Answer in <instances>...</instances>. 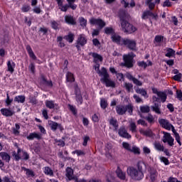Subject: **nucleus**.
<instances>
[{
  "instance_id": "f257e3e1",
  "label": "nucleus",
  "mask_w": 182,
  "mask_h": 182,
  "mask_svg": "<svg viewBox=\"0 0 182 182\" xmlns=\"http://www.w3.org/2000/svg\"><path fill=\"white\" fill-rule=\"evenodd\" d=\"M127 173L132 180H135L136 181H140V180H143L144 178V173H141L137 170V168H134L133 166L128 167Z\"/></svg>"
},
{
  "instance_id": "f03ea898",
  "label": "nucleus",
  "mask_w": 182,
  "mask_h": 182,
  "mask_svg": "<svg viewBox=\"0 0 182 182\" xmlns=\"http://www.w3.org/2000/svg\"><path fill=\"white\" fill-rule=\"evenodd\" d=\"M101 75L103 76L102 80L105 84L107 87H116V83L114 81L110 80V77H109V74H107V70H106V68H102Z\"/></svg>"
},
{
  "instance_id": "7ed1b4c3",
  "label": "nucleus",
  "mask_w": 182,
  "mask_h": 182,
  "mask_svg": "<svg viewBox=\"0 0 182 182\" xmlns=\"http://www.w3.org/2000/svg\"><path fill=\"white\" fill-rule=\"evenodd\" d=\"M136 57V55L134 53H131L128 54H124L123 55V60H124V64L123 66H125V68H133L134 65V61L133 59Z\"/></svg>"
},
{
  "instance_id": "20e7f679",
  "label": "nucleus",
  "mask_w": 182,
  "mask_h": 182,
  "mask_svg": "<svg viewBox=\"0 0 182 182\" xmlns=\"http://www.w3.org/2000/svg\"><path fill=\"white\" fill-rule=\"evenodd\" d=\"M122 31L124 32V33H134L137 31V28H136L133 24H130L128 21H122L121 22Z\"/></svg>"
},
{
  "instance_id": "39448f33",
  "label": "nucleus",
  "mask_w": 182,
  "mask_h": 182,
  "mask_svg": "<svg viewBox=\"0 0 182 182\" xmlns=\"http://www.w3.org/2000/svg\"><path fill=\"white\" fill-rule=\"evenodd\" d=\"M122 46H126L130 50H137L136 41L130 38H124L122 41Z\"/></svg>"
},
{
  "instance_id": "423d86ee",
  "label": "nucleus",
  "mask_w": 182,
  "mask_h": 182,
  "mask_svg": "<svg viewBox=\"0 0 182 182\" xmlns=\"http://www.w3.org/2000/svg\"><path fill=\"white\" fill-rule=\"evenodd\" d=\"M162 141L163 143H167L168 146L173 147L174 146V138L171 136V134L168 132H163Z\"/></svg>"
},
{
  "instance_id": "0eeeda50",
  "label": "nucleus",
  "mask_w": 182,
  "mask_h": 182,
  "mask_svg": "<svg viewBox=\"0 0 182 182\" xmlns=\"http://www.w3.org/2000/svg\"><path fill=\"white\" fill-rule=\"evenodd\" d=\"M86 43H87V38H86L85 34L79 35L77 39L76 48L80 49V46H85Z\"/></svg>"
},
{
  "instance_id": "6e6552de",
  "label": "nucleus",
  "mask_w": 182,
  "mask_h": 182,
  "mask_svg": "<svg viewBox=\"0 0 182 182\" xmlns=\"http://www.w3.org/2000/svg\"><path fill=\"white\" fill-rule=\"evenodd\" d=\"M148 171H149L148 177H149L150 181L152 182L156 181V180H157V176H159V173H157V170H156L154 168H149Z\"/></svg>"
},
{
  "instance_id": "1a4fd4ad",
  "label": "nucleus",
  "mask_w": 182,
  "mask_h": 182,
  "mask_svg": "<svg viewBox=\"0 0 182 182\" xmlns=\"http://www.w3.org/2000/svg\"><path fill=\"white\" fill-rule=\"evenodd\" d=\"M90 23H91V25H97L101 28L106 26V23L100 18H92L90 19Z\"/></svg>"
},
{
  "instance_id": "9d476101",
  "label": "nucleus",
  "mask_w": 182,
  "mask_h": 182,
  "mask_svg": "<svg viewBox=\"0 0 182 182\" xmlns=\"http://www.w3.org/2000/svg\"><path fill=\"white\" fill-rule=\"evenodd\" d=\"M159 123L161 127L166 130H171V127H173V125L167 119H159Z\"/></svg>"
},
{
  "instance_id": "9b49d317",
  "label": "nucleus",
  "mask_w": 182,
  "mask_h": 182,
  "mask_svg": "<svg viewBox=\"0 0 182 182\" xmlns=\"http://www.w3.org/2000/svg\"><path fill=\"white\" fill-rule=\"evenodd\" d=\"M118 134L120 137L124 139H132V135H130L124 127H121L118 130Z\"/></svg>"
},
{
  "instance_id": "f8f14e48",
  "label": "nucleus",
  "mask_w": 182,
  "mask_h": 182,
  "mask_svg": "<svg viewBox=\"0 0 182 182\" xmlns=\"http://www.w3.org/2000/svg\"><path fill=\"white\" fill-rule=\"evenodd\" d=\"M75 93L76 100L78 105H82L83 102V98L82 97V94L80 93V89H79V87H77V85H75Z\"/></svg>"
},
{
  "instance_id": "ddd939ff",
  "label": "nucleus",
  "mask_w": 182,
  "mask_h": 182,
  "mask_svg": "<svg viewBox=\"0 0 182 182\" xmlns=\"http://www.w3.org/2000/svg\"><path fill=\"white\" fill-rule=\"evenodd\" d=\"M116 112L119 116H123V114H125L126 112H127V108L126 105H117L116 107Z\"/></svg>"
},
{
  "instance_id": "4468645a",
  "label": "nucleus",
  "mask_w": 182,
  "mask_h": 182,
  "mask_svg": "<svg viewBox=\"0 0 182 182\" xmlns=\"http://www.w3.org/2000/svg\"><path fill=\"white\" fill-rule=\"evenodd\" d=\"M1 113L3 114V116H6V117H10L11 116H14V114H15V112L6 108L1 109Z\"/></svg>"
},
{
  "instance_id": "2eb2a0df",
  "label": "nucleus",
  "mask_w": 182,
  "mask_h": 182,
  "mask_svg": "<svg viewBox=\"0 0 182 182\" xmlns=\"http://www.w3.org/2000/svg\"><path fill=\"white\" fill-rule=\"evenodd\" d=\"M65 21L68 25H76V18L72 16H65Z\"/></svg>"
},
{
  "instance_id": "dca6fc26",
  "label": "nucleus",
  "mask_w": 182,
  "mask_h": 182,
  "mask_svg": "<svg viewBox=\"0 0 182 182\" xmlns=\"http://www.w3.org/2000/svg\"><path fill=\"white\" fill-rule=\"evenodd\" d=\"M124 38H122L120 36L117 34H112V41L114 42L115 43H118V45L122 46V42L123 41Z\"/></svg>"
},
{
  "instance_id": "f3484780",
  "label": "nucleus",
  "mask_w": 182,
  "mask_h": 182,
  "mask_svg": "<svg viewBox=\"0 0 182 182\" xmlns=\"http://www.w3.org/2000/svg\"><path fill=\"white\" fill-rule=\"evenodd\" d=\"M139 133L142 134V136H146V137H153V132L150 129H148L146 130L140 129Z\"/></svg>"
},
{
  "instance_id": "a211bd4d",
  "label": "nucleus",
  "mask_w": 182,
  "mask_h": 182,
  "mask_svg": "<svg viewBox=\"0 0 182 182\" xmlns=\"http://www.w3.org/2000/svg\"><path fill=\"white\" fill-rule=\"evenodd\" d=\"M116 174L118 178L120 180H125L126 179V173L123 172V171L118 167L116 170Z\"/></svg>"
},
{
  "instance_id": "6ab92c4d",
  "label": "nucleus",
  "mask_w": 182,
  "mask_h": 182,
  "mask_svg": "<svg viewBox=\"0 0 182 182\" xmlns=\"http://www.w3.org/2000/svg\"><path fill=\"white\" fill-rule=\"evenodd\" d=\"M171 129L174 134L175 140L177 141L179 146H181V138L180 137V134H178L177 131H176V129H174L173 125Z\"/></svg>"
},
{
  "instance_id": "aec40b11",
  "label": "nucleus",
  "mask_w": 182,
  "mask_h": 182,
  "mask_svg": "<svg viewBox=\"0 0 182 182\" xmlns=\"http://www.w3.org/2000/svg\"><path fill=\"white\" fill-rule=\"evenodd\" d=\"M119 19H120V22H127V21H126V19H127V18H129V14L126 13V11L122 10L119 11Z\"/></svg>"
},
{
  "instance_id": "412c9836",
  "label": "nucleus",
  "mask_w": 182,
  "mask_h": 182,
  "mask_svg": "<svg viewBox=\"0 0 182 182\" xmlns=\"http://www.w3.org/2000/svg\"><path fill=\"white\" fill-rule=\"evenodd\" d=\"M89 55L94 58V61L95 63H97V62H102L103 60V57L96 53H90Z\"/></svg>"
},
{
  "instance_id": "4be33fe9",
  "label": "nucleus",
  "mask_w": 182,
  "mask_h": 182,
  "mask_svg": "<svg viewBox=\"0 0 182 182\" xmlns=\"http://www.w3.org/2000/svg\"><path fill=\"white\" fill-rule=\"evenodd\" d=\"M16 64L12 60H9L7 63V68L8 71L10 72V73H14V69H15Z\"/></svg>"
},
{
  "instance_id": "5701e85b",
  "label": "nucleus",
  "mask_w": 182,
  "mask_h": 182,
  "mask_svg": "<svg viewBox=\"0 0 182 182\" xmlns=\"http://www.w3.org/2000/svg\"><path fill=\"white\" fill-rule=\"evenodd\" d=\"M26 50L30 58L33 59V60H36V55H35V53H33V50H32V48H31V46H26Z\"/></svg>"
},
{
  "instance_id": "b1692460",
  "label": "nucleus",
  "mask_w": 182,
  "mask_h": 182,
  "mask_svg": "<svg viewBox=\"0 0 182 182\" xmlns=\"http://www.w3.org/2000/svg\"><path fill=\"white\" fill-rule=\"evenodd\" d=\"M46 106L48 109H58V105L55 104V102H53V100H46Z\"/></svg>"
},
{
  "instance_id": "393cba45",
  "label": "nucleus",
  "mask_w": 182,
  "mask_h": 182,
  "mask_svg": "<svg viewBox=\"0 0 182 182\" xmlns=\"http://www.w3.org/2000/svg\"><path fill=\"white\" fill-rule=\"evenodd\" d=\"M65 176L68 178V180H73V178H75V176H73V169L68 167L66 169Z\"/></svg>"
},
{
  "instance_id": "a878e982",
  "label": "nucleus",
  "mask_w": 182,
  "mask_h": 182,
  "mask_svg": "<svg viewBox=\"0 0 182 182\" xmlns=\"http://www.w3.org/2000/svg\"><path fill=\"white\" fill-rule=\"evenodd\" d=\"M109 122L110 126H112L115 130H117V129H119V123L117 122V119H116L114 117H112L110 118Z\"/></svg>"
},
{
  "instance_id": "bb28decb",
  "label": "nucleus",
  "mask_w": 182,
  "mask_h": 182,
  "mask_svg": "<svg viewBox=\"0 0 182 182\" xmlns=\"http://www.w3.org/2000/svg\"><path fill=\"white\" fill-rule=\"evenodd\" d=\"M0 157L6 163H9L11 161V156L8 154L6 152H0Z\"/></svg>"
},
{
  "instance_id": "cd10ccee",
  "label": "nucleus",
  "mask_w": 182,
  "mask_h": 182,
  "mask_svg": "<svg viewBox=\"0 0 182 182\" xmlns=\"http://www.w3.org/2000/svg\"><path fill=\"white\" fill-rule=\"evenodd\" d=\"M146 168V164L140 161L136 164V170L139 171L140 173H143V170Z\"/></svg>"
},
{
  "instance_id": "c85d7f7f",
  "label": "nucleus",
  "mask_w": 182,
  "mask_h": 182,
  "mask_svg": "<svg viewBox=\"0 0 182 182\" xmlns=\"http://www.w3.org/2000/svg\"><path fill=\"white\" fill-rule=\"evenodd\" d=\"M64 39L69 43H72L75 41V34L69 33L68 35L64 36Z\"/></svg>"
},
{
  "instance_id": "c756f323",
  "label": "nucleus",
  "mask_w": 182,
  "mask_h": 182,
  "mask_svg": "<svg viewBox=\"0 0 182 182\" xmlns=\"http://www.w3.org/2000/svg\"><path fill=\"white\" fill-rule=\"evenodd\" d=\"M43 173L46 174V176H50V177L53 176V171L49 166H46L43 168Z\"/></svg>"
},
{
  "instance_id": "7c9ffc66",
  "label": "nucleus",
  "mask_w": 182,
  "mask_h": 182,
  "mask_svg": "<svg viewBox=\"0 0 182 182\" xmlns=\"http://www.w3.org/2000/svg\"><path fill=\"white\" fill-rule=\"evenodd\" d=\"M137 65L139 68H144L146 69L147 66H151L152 63L151 61H148V63L144 61H138Z\"/></svg>"
},
{
  "instance_id": "2f4dec72",
  "label": "nucleus",
  "mask_w": 182,
  "mask_h": 182,
  "mask_svg": "<svg viewBox=\"0 0 182 182\" xmlns=\"http://www.w3.org/2000/svg\"><path fill=\"white\" fill-rule=\"evenodd\" d=\"M25 96L24 95H18L14 97V102L17 103H25Z\"/></svg>"
},
{
  "instance_id": "473e14b6",
  "label": "nucleus",
  "mask_w": 182,
  "mask_h": 182,
  "mask_svg": "<svg viewBox=\"0 0 182 182\" xmlns=\"http://www.w3.org/2000/svg\"><path fill=\"white\" fill-rule=\"evenodd\" d=\"M129 130L132 133H136V132H137V126L134 122L131 121L129 122Z\"/></svg>"
},
{
  "instance_id": "72a5a7b5",
  "label": "nucleus",
  "mask_w": 182,
  "mask_h": 182,
  "mask_svg": "<svg viewBox=\"0 0 182 182\" xmlns=\"http://www.w3.org/2000/svg\"><path fill=\"white\" fill-rule=\"evenodd\" d=\"M33 139H41V134L38 133H31L28 136V140H33Z\"/></svg>"
},
{
  "instance_id": "f704fd0d",
  "label": "nucleus",
  "mask_w": 182,
  "mask_h": 182,
  "mask_svg": "<svg viewBox=\"0 0 182 182\" xmlns=\"http://www.w3.org/2000/svg\"><path fill=\"white\" fill-rule=\"evenodd\" d=\"M153 112H155L157 114H161V111L160 110V107H159V104L154 103V105L151 107Z\"/></svg>"
},
{
  "instance_id": "c9c22d12",
  "label": "nucleus",
  "mask_w": 182,
  "mask_h": 182,
  "mask_svg": "<svg viewBox=\"0 0 182 182\" xmlns=\"http://www.w3.org/2000/svg\"><path fill=\"white\" fill-rule=\"evenodd\" d=\"M21 129V126L18 124H16L15 127L12 128V132L15 134V136H19V129Z\"/></svg>"
},
{
  "instance_id": "e433bc0d",
  "label": "nucleus",
  "mask_w": 182,
  "mask_h": 182,
  "mask_svg": "<svg viewBox=\"0 0 182 182\" xmlns=\"http://www.w3.org/2000/svg\"><path fill=\"white\" fill-rule=\"evenodd\" d=\"M154 146L156 149V150H158V151H164V146H163L159 142H155L154 144Z\"/></svg>"
},
{
  "instance_id": "4c0bfd02",
  "label": "nucleus",
  "mask_w": 182,
  "mask_h": 182,
  "mask_svg": "<svg viewBox=\"0 0 182 182\" xmlns=\"http://www.w3.org/2000/svg\"><path fill=\"white\" fill-rule=\"evenodd\" d=\"M66 1L68 3L70 8H71V9H73V11H75V9L77 8V5L74 4L75 2H76V0H66Z\"/></svg>"
},
{
  "instance_id": "58836bf2",
  "label": "nucleus",
  "mask_w": 182,
  "mask_h": 182,
  "mask_svg": "<svg viewBox=\"0 0 182 182\" xmlns=\"http://www.w3.org/2000/svg\"><path fill=\"white\" fill-rule=\"evenodd\" d=\"M73 154H77L78 156L83 157L86 155V152L84 150L77 149L73 151Z\"/></svg>"
},
{
  "instance_id": "ea45409f",
  "label": "nucleus",
  "mask_w": 182,
  "mask_h": 182,
  "mask_svg": "<svg viewBox=\"0 0 182 182\" xmlns=\"http://www.w3.org/2000/svg\"><path fill=\"white\" fill-rule=\"evenodd\" d=\"M50 127H51V130H53V132H56V129L60 126V124H58L55 122L50 121Z\"/></svg>"
},
{
  "instance_id": "a19ab883",
  "label": "nucleus",
  "mask_w": 182,
  "mask_h": 182,
  "mask_svg": "<svg viewBox=\"0 0 182 182\" xmlns=\"http://www.w3.org/2000/svg\"><path fill=\"white\" fill-rule=\"evenodd\" d=\"M67 82H73L75 80V77L73 74L70 72H68L66 74Z\"/></svg>"
},
{
  "instance_id": "79ce46f5",
  "label": "nucleus",
  "mask_w": 182,
  "mask_h": 182,
  "mask_svg": "<svg viewBox=\"0 0 182 182\" xmlns=\"http://www.w3.org/2000/svg\"><path fill=\"white\" fill-rule=\"evenodd\" d=\"M158 96L160 97L162 103H164L167 100V95L163 92L159 93Z\"/></svg>"
},
{
  "instance_id": "37998d69",
  "label": "nucleus",
  "mask_w": 182,
  "mask_h": 182,
  "mask_svg": "<svg viewBox=\"0 0 182 182\" xmlns=\"http://www.w3.org/2000/svg\"><path fill=\"white\" fill-rule=\"evenodd\" d=\"M176 55V51L173 48H168L167 53L165 55L167 58H171Z\"/></svg>"
},
{
  "instance_id": "c03bdc74",
  "label": "nucleus",
  "mask_w": 182,
  "mask_h": 182,
  "mask_svg": "<svg viewBox=\"0 0 182 182\" xmlns=\"http://www.w3.org/2000/svg\"><path fill=\"white\" fill-rule=\"evenodd\" d=\"M141 113H149L150 112V107L149 105H143L140 107Z\"/></svg>"
},
{
  "instance_id": "a18cd8bd",
  "label": "nucleus",
  "mask_w": 182,
  "mask_h": 182,
  "mask_svg": "<svg viewBox=\"0 0 182 182\" xmlns=\"http://www.w3.org/2000/svg\"><path fill=\"white\" fill-rule=\"evenodd\" d=\"M136 92L139 94V95H141V96H146L147 95V92L146 91V90L143 89V88H137L136 90Z\"/></svg>"
},
{
  "instance_id": "49530a36",
  "label": "nucleus",
  "mask_w": 182,
  "mask_h": 182,
  "mask_svg": "<svg viewBox=\"0 0 182 182\" xmlns=\"http://www.w3.org/2000/svg\"><path fill=\"white\" fill-rule=\"evenodd\" d=\"M105 32L107 35H112L114 33V29L112 27H107L105 28Z\"/></svg>"
},
{
  "instance_id": "de8ad7c7",
  "label": "nucleus",
  "mask_w": 182,
  "mask_h": 182,
  "mask_svg": "<svg viewBox=\"0 0 182 182\" xmlns=\"http://www.w3.org/2000/svg\"><path fill=\"white\" fill-rule=\"evenodd\" d=\"M124 87L127 92H132L133 90V85L132 83L125 82Z\"/></svg>"
},
{
  "instance_id": "09e8293b",
  "label": "nucleus",
  "mask_w": 182,
  "mask_h": 182,
  "mask_svg": "<svg viewBox=\"0 0 182 182\" xmlns=\"http://www.w3.org/2000/svg\"><path fill=\"white\" fill-rule=\"evenodd\" d=\"M132 153H134V154H139L140 153V149L136 146H133L131 147V150H129Z\"/></svg>"
},
{
  "instance_id": "8fccbe9b",
  "label": "nucleus",
  "mask_w": 182,
  "mask_h": 182,
  "mask_svg": "<svg viewBox=\"0 0 182 182\" xmlns=\"http://www.w3.org/2000/svg\"><path fill=\"white\" fill-rule=\"evenodd\" d=\"M79 21H80V26H82L83 28H85V26H86V24L87 23V21L85 19V18L83 17H80Z\"/></svg>"
},
{
  "instance_id": "3c124183",
  "label": "nucleus",
  "mask_w": 182,
  "mask_h": 182,
  "mask_svg": "<svg viewBox=\"0 0 182 182\" xmlns=\"http://www.w3.org/2000/svg\"><path fill=\"white\" fill-rule=\"evenodd\" d=\"M100 106L102 109H106L107 107V101L105 98L101 99Z\"/></svg>"
},
{
  "instance_id": "603ef678",
  "label": "nucleus",
  "mask_w": 182,
  "mask_h": 182,
  "mask_svg": "<svg viewBox=\"0 0 182 182\" xmlns=\"http://www.w3.org/2000/svg\"><path fill=\"white\" fill-rule=\"evenodd\" d=\"M164 37L161 36H156L154 38L155 43H161Z\"/></svg>"
},
{
  "instance_id": "864d4df0",
  "label": "nucleus",
  "mask_w": 182,
  "mask_h": 182,
  "mask_svg": "<svg viewBox=\"0 0 182 182\" xmlns=\"http://www.w3.org/2000/svg\"><path fill=\"white\" fill-rule=\"evenodd\" d=\"M146 119L147 120V122L149 123H154V117H153V115L151 114H148V116L146 117Z\"/></svg>"
},
{
  "instance_id": "5fc2aeb1",
  "label": "nucleus",
  "mask_w": 182,
  "mask_h": 182,
  "mask_svg": "<svg viewBox=\"0 0 182 182\" xmlns=\"http://www.w3.org/2000/svg\"><path fill=\"white\" fill-rule=\"evenodd\" d=\"M122 146L125 149V150H128V151H130L132 149V146L127 142H122Z\"/></svg>"
},
{
  "instance_id": "6e6d98bb",
  "label": "nucleus",
  "mask_w": 182,
  "mask_h": 182,
  "mask_svg": "<svg viewBox=\"0 0 182 182\" xmlns=\"http://www.w3.org/2000/svg\"><path fill=\"white\" fill-rule=\"evenodd\" d=\"M69 8H70V6H69V4H65L63 6V4H62V6H60V11H62L63 12H66V11H68V9H69Z\"/></svg>"
},
{
  "instance_id": "4d7b16f0",
  "label": "nucleus",
  "mask_w": 182,
  "mask_h": 182,
  "mask_svg": "<svg viewBox=\"0 0 182 182\" xmlns=\"http://www.w3.org/2000/svg\"><path fill=\"white\" fill-rule=\"evenodd\" d=\"M127 112L129 113V114H132L133 113V106L132 105H126Z\"/></svg>"
},
{
  "instance_id": "13d9d810",
  "label": "nucleus",
  "mask_w": 182,
  "mask_h": 182,
  "mask_svg": "<svg viewBox=\"0 0 182 182\" xmlns=\"http://www.w3.org/2000/svg\"><path fill=\"white\" fill-rule=\"evenodd\" d=\"M21 10L23 12H29V11L31 10V6L24 5L23 6Z\"/></svg>"
},
{
  "instance_id": "bf43d9fd",
  "label": "nucleus",
  "mask_w": 182,
  "mask_h": 182,
  "mask_svg": "<svg viewBox=\"0 0 182 182\" xmlns=\"http://www.w3.org/2000/svg\"><path fill=\"white\" fill-rule=\"evenodd\" d=\"M28 69L31 73H35V64L33 63H31L30 65L28 66Z\"/></svg>"
},
{
  "instance_id": "052dcab7",
  "label": "nucleus",
  "mask_w": 182,
  "mask_h": 182,
  "mask_svg": "<svg viewBox=\"0 0 182 182\" xmlns=\"http://www.w3.org/2000/svg\"><path fill=\"white\" fill-rule=\"evenodd\" d=\"M133 83L136 85V86H141L143 85L142 82H141L140 80L134 77V80H132Z\"/></svg>"
},
{
  "instance_id": "680f3d73",
  "label": "nucleus",
  "mask_w": 182,
  "mask_h": 182,
  "mask_svg": "<svg viewBox=\"0 0 182 182\" xmlns=\"http://www.w3.org/2000/svg\"><path fill=\"white\" fill-rule=\"evenodd\" d=\"M26 174L28 176V177H35V173H33V171L29 169L26 170Z\"/></svg>"
},
{
  "instance_id": "e2e57ef3",
  "label": "nucleus",
  "mask_w": 182,
  "mask_h": 182,
  "mask_svg": "<svg viewBox=\"0 0 182 182\" xmlns=\"http://www.w3.org/2000/svg\"><path fill=\"white\" fill-rule=\"evenodd\" d=\"M143 151H144V154H150V153H151V151L147 146L143 147Z\"/></svg>"
},
{
  "instance_id": "0e129e2a",
  "label": "nucleus",
  "mask_w": 182,
  "mask_h": 182,
  "mask_svg": "<svg viewBox=\"0 0 182 182\" xmlns=\"http://www.w3.org/2000/svg\"><path fill=\"white\" fill-rule=\"evenodd\" d=\"M181 77H182L181 73H178V74H176L175 76H173V79H174V80H177L178 82H180Z\"/></svg>"
},
{
  "instance_id": "69168bd1",
  "label": "nucleus",
  "mask_w": 182,
  "mask_h": 182,
  "mask_svg": "<svg viewBox=\"0 0 182 182\" xmlns=\"http://www.w3.org/2000/svg\"><path fill=\"white\" fill-rule=\"evenodd\" d=\"M92 43H93V45L95 46H97V48H99V46H100V42L99 41V40H97V38L93 39Z\"/></svg>"
},
{
  "instance_id": "338daca9",
  "label": "nucleus",
  "mask_w": 182,
  "mask_h": 182,
  "mask_svg": "<svg viewBox=\"0 0 182 182\" xmlns=\"http://www.w3.org/2000/svg\"><path fill=\"white\" fill-rule=\"evenodd\" d=\"M51 26L53 29H58V27L59 26V23H58V22L56 21H52Z\"/></svg>"
},
{
  "instance_id": "774afa93",
  "label": "nucleus",
  "mask_w": 182,
  "mask_h": 182,
  "mask_svg": "<svg viewBox=\"0 0 182 182\" xmlns=\"http://www.w3.org/2000/svg\"><path fill=\"white\" fill-rule=\"evenodd\" d=\"M176 95L178 100H182V92L181 90H176Z\"/></svg>"
}]
</instances>
